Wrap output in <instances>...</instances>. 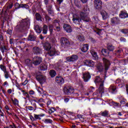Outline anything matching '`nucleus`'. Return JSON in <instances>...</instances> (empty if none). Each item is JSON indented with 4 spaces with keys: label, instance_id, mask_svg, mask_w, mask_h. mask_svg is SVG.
Wrapping results in <instances>:
<instances>
[{
    "label": "nucleus",
    "instance_id": "8",
    "mask_svg": "<svg viewBox=\"0 0 128 128\" xmlns=\"http://www.w3.org/2000/svg\"><path fill=\"white\" fill-rule=\"evenodd\" d=\"M120 24V20L118 18L114 17L110 19V24L111 26H116V24Z\"/></svg>",
    "mask_w": 128,
    "mask_h": 128
},
{
    "label": "nucleus",
    "instance_id": "49",
    "mask_svg": "<svg viewBox=\"0 0 128 128\" xmlns=\"http://www.w3.org/2000/svg\"><path fill=\"white\" fill-rule=\"evenodd\" d=\"M121 32H122V34H128V29H122L121 30Z\"/></svg>",
    "mask_w": 128,
    "mask_h": 128
},
{
    "label": "nucleus",
    "instance_id": "26",
    "mask_svg": "<svg viewBox=\"0 0 128 128\" xmlns=\"http://www.w3.org/2000/svg\"><path fill=\"white\" fill-rule=\"evenodd\" d=\"M44 48L46 50H50L52 48V46H50V43L46 42L44 44Z\"/></svg>",
    "mask_w": 128,
    "mask_h": 128
},
{
    "label": "nucleus",
    "instance_id": "5",
    "mask_svg": "<svg viewBox=\"0 0 128 128\" xmlns=\"http://www.w3.org/2000/svg\"><path fill=\"white\" fill-rule=\"evenodd\" d=\"M64 90L66 94H74V89L72 86H66L64 88Z\"/></svg>",
    "mask_w": 128,
    "mask_h": 128
},
{
    "label": "nucleus",
    "instance_id": "58",
    "mask_svg": "<svg viewBox=\"0 0 128 128\" xmlns=\"http://www.w3.org/2000/svg\"><path fill=\"white\" fill-rule=\"evenodd\" d=\"M40 102H44V98H40L38 100V104H40Z\"/></svg>",
    "mask_w": 128,
    "mask_h": 128
},
{
    "label": "nucleus",
    "instance_id": "38",
    "mask_svg": "<svg viewBox=\"0 0 128 128\" xmlns=\"http://www.w3.org/2000/svg\"><path fill=\"white\" fill-rule=\"evenodd\" d=\"M6 6L8 8L10 9L14 6V3H12V2H8L6 4Z\"/></svg>",
    "mask_w": 128,
    "mask_h": 128
},
{
    "label": "nucleus",
    "instance_id": "60",
    "mask_svg": "<svg viewBox=\"0 0 128 128\" xmlns=\"http://www.w3.org/2000/svg\"><path fill=\"white\" fill-rule=\"evenodd\" d=\"M28 80H26L24 82L22 83V84L23 86H26V85L28 84Z\"/></svg>",
    "mask_w": 128,
    "mask_h": 128
},
{
    "label": "nucleus",
    "instance_id": "11",
    "mask_svg": "<svg viewBox=\"0 0 128 128\" xmlns=\"http://www.w3.org/2000/svg\"><path fill=\"white\" fill-rule=\"evenodd\" d=\"M36 80L40 84H44L46 82V77L42 75H38L36 76Z\"/></svg>",
    "mask_w": 128,
    "mask_h": 128
},
{
    "label": "nucleus",
    "instance_id": "53",
    "mask_svg": "<svg viewBox=\"0 0 128 128\" xmlns=\"http://www.w3.org/2000/svg\"><path fill=\"white\" fill-rule=\"evenodd\" d=\"M56 110H54V108H51L49 110V112L50 114H52V112H54V111Z\"/></svg>",
    "mask_w": 128,
    "mask_h": 128
},
{
    "label": "nucleus",
    "instance_id": "56",
    "mask_svg": "<svg viewBox=\"0 0 128 128\" xmlns=\"http://www.w3.org/2000/svg\"><path fill=\"white\" fill-rule=\"evenodd\" d=\"M54 26L52 24L49 25V30H50V32H52V28H54Z\"/></svg>",
    "mask_w": 128,
    "mask_h": 128
},
{
    "label": "nucleus",
    "instance_id": "15",
    "mask_svg": "<svg viewBox=\"0 0 128 128\" xmlns=\"http://www.w3.org/2000/svg\"><path fill=\"white\" fill-rule=\"evenodd\" d=\"M108 90L110 92H111V94H115V92H118V90H116V86L112 84L110 85Z\"/></svg>",
    "mask_w": 128,
    "mask_h": 128
},
{
    "label": "nucleus",
    "instance_id": "37",
    "mask_svg": "<svg viewBox=\"0 0 128 128\" xmlns=\"http://www.w3.org/2000/svg\"><path fill=\"white\" fill-rule=\"evenodd\" d=\"M97 70H98L99 72H102L104 70V66H102V64H98L97 66Z\"/></svg>",
    "mask_w": 128,
    "mask_h": 128
},
{
    "label": "nucleus",
    "instance_id": "35",
    "mask_svg": "<svg viewBox=\"0 0 128 128\" xmlns=\"http://www.w3.org/2000/svg\"><path fill=\"white\" fill-rule=\"evenodd\" d=\"M4 76L6 79H8V78H10V72L6 70L4 72Z\"/></svg>",
    "mask_w": 128,
    "mask_h": 128
},
{
    "label": "nucleus",
    "instance_id": "48",
    "mask_svg": "<svg viewBox=\"0 0 128 128\" xmlns=\"http://www.w3.org/2000/svg\"><path fill=\"white\" fill-rule=\"evenodd\" d=\"M12 102L15 106L18 104V100L17 99L12 100Z\"/></svg>",
    "mask_w": 128,
    "mask_h": 128
},
{
    "label": "nucleus",
    "instance_id": "22",
    "mask_svg": "<svg viewBox=\"0 0 128 128\" xmlns=\"http://www.w3.org/2000/svg\"><path fill=\"white\" fill-rule=\"evenodd\" d=\"M47 10L50 14L54 16V10H52V5H50L46 6Z\"/></svg>",
    "mask_w": 128,
    "mask_h": 128
},
{
    "label": "nucleus",
    "instance_id": "44",
    "mask_svg": "<svg viewBox=\"0 0 128 128\" xmlns=\"http://www.w3.org/2000/svg\"><path fill=\"white\" fill-rule=\"evenodd\" d=\"M0 50L2 52V54H4V50H7V48L6 47V46H2L0 48Z\"/></svg>",
    "mask_w": 128,
    "mask_h": 128
},
{
    "label": "nucleus",
    "instance_id": "62",
    "mask_svg": "<svg viewBox=\"0 0 128 128\" xmlns=\"http://www.w3.org/2000/svg\"><path fill=\"white\" fill-rule=\"evenodd\" d=\"M7 92L8 94H12V89H8V90H7Z\"/></svg>",
    "mask_w": 128,
    "mask_h": 128
},
{
    "label": "nucleus",
    "instance_id": "6",
    "mask_svg": "<svg viewBox=\"0 0 128 128\" xmlns=\"http://www.w3.org/2000/svg\"><path fill=\"white\" fill-rule=\"evenodd\" d=\"M94 6L96 10H102V2L101 0H94Z\"/></svg>",
    "mask_w": 128,
    "mask_h": 128
},
{
    "label": "nucleus",
    "instance_id": "14",
    "mask_svg": "<svg viewBox=\"0 0 128 128\" xmlns=\"http://www.w3.org/2000/svg\"><path fill=\"white\" fill-rule=\"evenodd\" d=\"M103 62L105 66V70H108V68H110V60H108L106 58H103Z\"/></svg>",
    "mask_w": 128,
    "mask_h": 128
},
{
    "label": "nucleus",
    "instance_id": "47",
    "mask_svg": "<svg viewBox=\"0 0 128 128\" xmlns=\"http://www.w3.org/2000/svg\"><path fill=\"white\" fill-rule=\"evenodd\" d=\"M102 52L104 54H105V56H108V52L106 49H103L102 50Z\"/></svg>",
    "mask_w": 128,
    "mask_h": 128
},
{
    "label": "nucleus",
    "instance_id": "12",
    "mask_svg": "<svg viewBox=\"0 0 128 128\" xmlns=\"http://www.w3.org/2000/svg\"><path fill=\"white\" fill-rule=\"evenodd\" d=\"M84 64L87 66H90V68H93L94 66V62L92 60H86L84 62Z\"/></svg>",
    "mask_w": 128,
    "mask_h": 128
},
{
    "label": "nucleus",
    "instance_id": "42",
    "mask_svg": "<svg viewBox=\"0 0 128 128\" xmlns=\"http://www.w3.org/2000/svg\"><path fill=\"white\" fill-rule=\"evenodd\" d=\"M20 8H26V10H28V8H30V6L26 4H20Z\"/></svg>",
    "mask_w": 128,
    "mask_h": 128
},
{
    "label": "nucleus",
    "instance_id": "9",
    "mask_svg": "<svg viewBox=\"0 0 128 128\" xmlns=\"http://www.w3.org/2000/svg\"><path fill=\"white\" fill-rule=\"evenodd\" d=\"M78 58V57L76 55H72L71 56H68L66 58V60L68 62H76Z\"/></svg>",
    "mask_w": 128,
    "mask_h": 128
},
{
    "label": "nucleus",
    "instance_id": "28",
    "mask_svg": "<svg viewBox=\"0 0 128 128\" xmlns=\"http://www.w3.org/2000/svg\"><path fill=\"white\" fill-rule=\"evenodd\" d=\"M100 115L104 118L108 116V111L104 110L100 112Z\"/></svg>",
    "mask_w": 128,
    "mask_h": 128
},
{
    "label": "nucleus",
    "instance_id": "27",
    "mask_svg": "<svg viewBox=\"0 0 128 128\" xmlns=\"http://www.w3.org/2000/svg\"><path fill=\"white\" fill-rule=\"evenodd\" d=\"M88 50V44H86L83 46L82 48V51L83 52H86Z\"/></svg>",
    "mask_w": 128,
    "mask_h": 128
},
{
    "label": "nucleus",
    "instance_id": "30",
    "mask_svg": "<svg viewBox=\"0 0 128 128\" xmlns=\"http://www.w3.org/2000/svg\"><path fill=\"white\" fill-rule=\"evenodd\" d=\"M46 114H34V118L36 120H41L40 118H42V116H44Z\"/></svg>",
    "mask_w": 128,
    "mask_h": 128
},
{
    "label": "nucleus",
    "instance_id": "7",
    "mask_svg": "<svg viewBox=\"0 0 128 128\" xmlns=\"http://www.w3.org/2000/svg\"><path fill=\"white\" fill-rule=\"evenodd\" d=\"M42 62V58L40 57L36 56L32 59V64L34 66H38Z\"/></svg>",
    "mask_w": 128,
    "mask_h": 128
},
{
    "label": "nucleus",
    "instance_id": "63",
    "mask_svg": "<svg viewBox=\"0 0 128 128\" xmlns=\"http://www.w3.org/2000/svg\"><path fill=\"white\" fill-rule=\"evenodd\" d=\"M33 108H34V110H36V103H33L32 104Z\"/></svg>",
    "mask_w": 128,
    "mask_h": 128
},
{
    "label": "nucleus",
    "instance_id": "29",
    "mask_svg": "<svg viewBox=\"0 0 128 128\" xmlns=\"http://www.w3.org/2000/svg\"><path fill=\"white\" fill-rule=\"evenodd\" d=\"M40 70H48V66H46V65L44 64H41L40 66Z\"/></svg>",
    "mask_w": 128,
    "mask_h": 128
},
{
    "label": "nucleus",
    "instance_id": "45",
    "mask_svg": "<svg viewBox=\"0 0 128 128\" xmlns=\"http://www.w3.org/2000/svg\"><path fill=\"white\" fill-rule=\"evenodd\" d=\"M0 68L4 72L6 71V68L3 64H0Z\"/></svg>",
    "mask_w": 128,
    "mask_h": 128
},
{
    "label": "nucleus",
    "instance_id": "36",
    "mask_svg": "<svg viewBox=\"0 0 128 128\" xmlns=\"http://www.w3.org/2000/svg\"><path fill=\"white\" fill-rule=\"evenodd\" d=\"M34 30L38 34H40V32H42V30L40 28V26H38V25L35 26Z\"/></svg>",
    "mask_w": 128,
    "mask_h": 128
},
{
    "label": "nucleus",
    "instance_id": "34",
    "mask_svg": "<svg viewBox=\"0 0 128 128\" xmlns=\"http://www.w3.org/2000/svg\"><path fill=\"white\" fill-rule=\"evenodd\" d=\"M90 54L94 56L95 58H98V54H96V52L94 51V50H90Z\"/></svg>",
    "mask_w": 128,
    "mask_h": 128
},
{
    "label": "nucleus",
    "instance_id": "50",
    "mask_svg": "<svg viewBox=\"0 0 128 128\" xmlns=\"http://www.w3.org/2000/svg\"><path fill=\"white\" fill-rule=\"evenodd\" d=\"M28 110H34V112L36 110H34V107L32 106H28L27 107Z\"/></svg>",
    "mask_w": 128,
    "mask_h": 128
},
{
    "label": "nucleus",
    "instance_id": "41",
    "mask_svg": "<svg viewBox=\"0 0 128 128\" xmlns=\"http://www.w3.org/2000/svg\"><path fill=\"white\" fill-rule=\"evenodd\" d=\"M50 74L51 78H54V76H56V71H54V70H50Z\"/></svg>",
    "mask_w": 128,
    "mask_h": 128
},
{
    "label": "nucleus",
    "instance_id": "46",
    "mask_svg": "<svg viewBox=\"0 0 128 128\" xmlns=\"http://www.w3.org/2000/svg\"><path fill=\"white\" fill-rule=\"evenodd\" d=\"M78 40L79 42H84V36H78Z\"/></svg>",
    "mask_w": 128,
    "mask_h": 128
},
{
    "label": "nucleus",
    "instance_id": "39",
    "mask_svg": "<svg viewBox=\"0 0 128 128\" xmlns=\"http://www.w3.org/2000/svg\"><path fill=\"white\" fill-rule=\"evenodd\" d=\"M35 16L36 20H42V16H40V14L36 13Z\"/></svg>",
    "mask_w": 128,
    "mask_h": 128
},
{
    "label": "nucleus",
    "instance_id": "64",
    "mask_svg": "<svg viewBox=\"0 0 128 128\" xmlns=\"http://www.w3.org/2000/svg\"><path fill=\"white\" fill-rule=\"evenodd\" d=\"M30 94H34V92L32 90H31L29 92Z\"/></svg>",
    "mask_w": 128,
    "mask_h": 128
},
{
    "label": "nucleus",
    "instance_id": "2",
    "mask_svg": "<svg viewBox=\"0 0 128 128\" xmlns=\"http://www.w3.org/2000/svg\"><path fill=\"white\" fill-rule=\"evenodd\" d=\"M104 93V84H100L98 89L94 93V95L97 96H102V94Z\"/></svg>",
    "mask_w": 128,
    "mask_h": 128
},
{
    "label": "nucleus",
    "instance_id": "1",
    "mask_svg": "<svg viewBox=\"0 0 128 128\" xmlns=\"http://www.w3.org/2000/svg\"><path fill=\"white\" fill-rule=\"evenodd\" d=\"M30 19H23L21 22L18 23L14 30L16 32H24V30H26L30 28Z\"/></svg>",
    "mask_w": 128,
    "mask_h": 128
},
{
    "label": "nucleus",
    "instance_id": "13",
    "mask_svg": "<svg viewBox=\"0 0 128 128\" xmlns=\"http://www.w3.org/2000/svg\"><path fill=\"white\" fill-rule=\"evenodd\" d=\"M55 80L58 84H62L64 82V80L60 76H56Z\"/></svg>",
    "mask_w": 128,
    "mask_h": 128
},
{
    "label": "nucleus",
    "instance_id": "61",
    "mask_svg": "<svg viewBox=\"0 0 128 128\" xmlns=\"http://www.w3.org/2000/svg\"><path fill=\"white\" fill-rule=\"evenodd\" d=\"M40 100V98H36L34 100V102H37V103L38 104V100Z\"/></svg>",
    "mask_w": 128,
    "mask_h": 128
},
{
    "label": "nucleus",
    "instance_id": "20",
    "mask_svg": "<svg viewBox=\"0 0 128 128\" xmlns=\"http://www.w3.org/2000/svg\"><path fill=\"white\" fill-rule=\"evenodd\" d=\"M53 24L55 27V30H57V32H60V24H58V20H54Z\"/></svg>",
    "mask_w": 128,
    "mask_h": 128
},
{
    "label": "nucleus",
    "instance_id": "25",
    "mask_svg": "<svg viewBox=\"0 0 128 128\" xmlns=\"http://www.w3.org/2000/svg\"><path fill=\"white\" fill-rule=\"evenodd\" d=\"M36 38V37L34 35H33V34L31 33L28 37V40H30V42H34Z\"/></svg>",
    "mask_w": 128,
    "mask_h": 128
},
{
    "label": "nucleus",
    "instance_id": "51",
    "mask_svg": "<svg viewBox=\"0 0 128 128\" xmlns=\"http://www.w3.org/2000/svg\"><path fill=\"white\" fill-rule=\"evenodd\" d=\"M15 8H20V4L18 3H16L15 4Z\"/></svg>",
    "mask_w": 128,
    "mask_h": 128
},
{
    "label": "nucleus",
    "instance_id": "17",
    "mask_svg": "<svg viewBox=\"0 0 128 128\" xmlns=\"http://www.w3.org/2000/svg\"><path fill=\"white\" fill-rule=\"evenodd\" d=\"M83 78L84 80V82H88L90 79V74L88 72H86L83 74Z\"/></svg>",
    "mask_w": 128,
    "mask_h": 128
},
{
    "label": "nucleus",
    "instance_id": "54",
    "mask_svg": "<svg viewBox=\"0 0 128 128\" xmlns=\"http://www.w3.org/2000/svg\"><path fill=\"white\" fill-rule=\"evenodd\" d=\"M38 92H40V94H42V92H44V90L42 88L38 87Z\"/></svg>",
    "mask_w": 128,
    "mask_h": 128
},
{
    "label": "nucleus",
    "instance_id": "52",
    "mask_svg": "<svg viewBox=\"0 0 128 128\" xmlns=\"http://www.w3.org/2000/svg\"><path fill=\"white\" fill-rule=\"evenodd\" d=\"M9 18H10V16H8L4 15V20H6V22H8Z\"/></svg>",
    "mask_w": 128,
    "mask_h": 128
},
{
    "label": "nucleus",
    "instance_id": "10",
    "mask_svg": "<svg viewBox=\"0 0 128 128\" xmlns=\"http://www.w3.org/2000/svg\"><path fill=\"white\" fill-rule=\"evenodd\" d=\"M72 21L74 24H78L82 22V18H80V16L76 14L73 16Z\"/></svg>",
    "mask_w": 128,
    "mask_h": 128
},
{
    "label": "nucleus",
    "instance_id": "23",
    "mask_svg": "<svg viewBox=\"0 0 128 128\" xmlns=\"http://www.w3.org/2000/svg\"><path fill=\"white\" fill-rule=\"evenodd\" d=\"M48 54L50 56H58V52H56V50H50L48 52Z\"/></svg>",
    "mask_w": 128,
    "mask_h": 128
},
{
    "label": "nucleus",
    "instance_id": "31",
    "mask_svg": "<svg viewBox=\"0 0 128 128\" xmlns=\"http://www.w3.org/2000/svg\"><path fill=\"white\" fill-rule=\"evenodd\" d=\"M107 48L110 52H114V47L112 46V44H108V45Z\"/></svg>",
    "mask_w": 128,
    "mask_h": 128
},
{
    "label": "nucleus",
    "instance_id": "59",
    "mask_svg": "<svg viewBox=\"0 0 128 128\" xmlns=\"http://www.w3.org/2000/svg\"><path fill=\"white\" fill-rule=\"evenodd\" d=\"M30 120H32V122H34V120H34V116H32V115H30Z\"/></svg>",
    "mask_w": 128,
    "mask_h": 128
},
{
    "label": "nucleus",
    "instance_id": "3",
    "mask_svg": "<svg viewBox=\"0 0 128 128\" xmlns=\"http://www.w3.org/2000/svg\"><path fill=\"white\" fill-rule=\"evenodd\" d=\"M80 18L84 20V22H88L90 19L88 18V13L86 12H82L80 14Z\"/></svg>",
    "mask_w": 128,
    "mask_h": 128
},
{
    "label": "nucleus",
    "instance_id": "16",
    "mask_svg": "<svg viewBox=\"0 0 128 128\" xmlns=\"http://www.w3.org/2000/svg\"><path fill=\"white\" fill-rule=\"evenodd\" d=\"M120 18H128V14L126 10L120 11V14H119Z\"/></svg>",
    "mask_w": 128,
    "mask_h": 128
},
{
    "label": "nucleus",
    "instance_id": "55",
    "mask_svg": "<svg viewBox=\"0 0 128 128\" xmlns=\"http://www.w3.org/2000/svg\"><path fill=\"white\" fill-rule=\"evenodd\" d=\"M45 18L46 20V22H50V16H48L46 15L45 16Z\"/></svg>",
    "mask_w": 128,
    "mask_h": 128
},
{
    "label": "nucleus",
    "instance_id": "33",
    "mask_svg": "<svg viewBox=\"0 0 128 128\" xmlns=\"http://www.w3.org/2000/svg\"><path fill=\"white\" fill-rule=\"evenodd\" d=\"M26 64L28 66H32V61L30 59H27L26 60Z\"/></svg>",
    "mask_w": 128,
    "mask_h": 128
},
{
    "label": "nucleus",
    "instance_id": "24",
    "mask_svg": "<svg viewBox=\"0 0 128 128\" xmlns=\"http://www.w3.org/2000/svg\"><path fill=\"white\" fill-rule=\"evenodd\" d=\"M40 52H42V50H40L38 47H34L33 48V52L35 54H40Z\"/></svg>",
    "mask_w": 128,
    "mask_h": 128
},
{
    "label": "nucleus",
    "instance_id": "32",
    "mask_svg": "<svg viewBox=\"0 0 128 128\" xmlns=\"http://www.w3.org/2000/svg\"><path fill=\"white\" fill-rule=\"evenodd\" d=\"M22 92L23 93V96H26V98H24V100H26V98H30V95L28 94V92H26L24 90H22Z\"/></svg>",
    "mask_w": 128,
    "mask_h": 128
},
{
    "label": "nucleus",
    "instance_id": "18",
    "mask_svg": "<svg viewBox=\"0 0 128 128\" xmlns=\"http://www.w3.org/2000/svg\"><path fill=\"white\" fill-rule=\"evenodd\" d=\"M64 28L66 32H72V26L69 24H66L64 26Z\"/></svg>",
    "mask_w": 128,
    "mask_h": 128
},
{
    "label": "nucleus",
    "instance_id": "19",
    "mask_svg": "<svg viewBox=\"0 0 128 128\" xmlns=\"http://www.w3.org/2000/svg\"><path fill=\"white\" fill-rule=\"evenodd\" d=\"M94 82L96 84H104V80L102 78H100V76H98L95 78Z\"/></svg>",
    "mask_w": 128,
    "mask_h": 128
},
{
    "label": "nucleus",
    "instance_id": "43",
    "mask_svg": "<svg viewBox=\"0 0 128 128\" xmlns=\"http://www.w3.org/2000/svg\"><path fill=\"white\" fill-rule=\"evenodd\" d=\"M44 124H52V120L50 119L46 118L43 120Z\"/></svg>",
    "mask_w": 128,
    "mask_h": 128
},
{
    "label": "nucleus",
    "instance_id": "57",
    "mask_svg": "<svg viewBox=\"0 0 128 128\" xmlns=\"http://www.w3.org/2000/svg\"><path fill=\"white\" fill-rule=\"evenodd\" d=\"M112 104L114 106H120V103L113 102Z\"/></svg>",
    "mask_w": 128,
    "mask_h": 128
},
{
    "label": "nucleus",
    "instance_id": "4",
    "mask_svg": "<svg viewBox=\"0 0 128 128\" xmlns=\"http://www.w3.org/2000/svg\"><path fill=\"white\" fill-rule=\"evenodd\" d=\"M60 42L63 48H68V46L70 44V40H68V38L64 37H62L60 38Z\"/></svg>",
    "mask_w": 128,
    "mask_h": 128
},
{
    "label": "nucleus",
    "instance_id": "21",
    "mask_svg": "<svg viewBox=\"0 0 128 128\" xmlns=\"http://www.w3.org/2000/svg\"><path fill=\"white\" fill-rule=\"evenodd\" d=\"M100 14L102 16V18L104 20H106L110 18L108 14V13L106 11L101 12Z\"/></svg>",
    "mask_w": 128,
    "mask_h": 128
},
{
    "label": "nucleus",
    "instance_id": "40",
    "mask_svg": "<svg viewBox=\"0 0 128 128\" xmlns=\"http://www.w3.org/2000/svg\"><path fill=\"white\" fill-rule=\"evenodd\" d=\"M43 34H48V26L44 24L43 26Z\"/></svg>",
    "mask_w": 128,
    "mask_h": 128
}]
</instances>
